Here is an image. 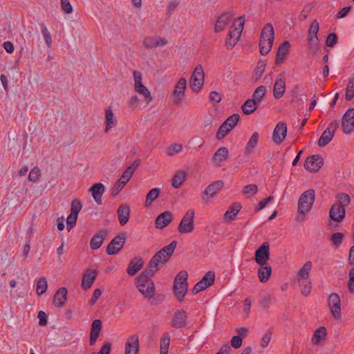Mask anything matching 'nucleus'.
<instances>
[{
  "label": "nucleus",
  "mask_w": 354,
  "mask_h": 354,
  "mask_svg": "<svg viewBox=\"0 0 354 354\" xmlns=\"http://www.w3.org/2000/svg\"><path fill=\"white\" fill-rule=\"evenodd\" d=\"M319 30V25L318 21L316 19H314L309 27L308 31V37H317V33Z\"/></svg>",
  "instance_id": "57"
},
{
  "label": "nucleus",
  "mask_w": 354,
  "mask_h": 354,
  "mask_svg": "<svg viewBox=\"0 0 354 354\" xmlns=\"http://www.w3.org/2000/svg\"><path fill=\"white\" fill-rule=\"evenodd\" d=\"M82 205L80 200L75 199L71 203V213L78 216L79 212L82 209Z\"/></svg>",
  "instance_id": "59"
},
{
  "label": "nucleus",
  "mask_w": 354,
  "mask_h": 354,
  "mask_svg": "<svg viewBox=\"0 0 354 354\" xmlns=\"http://www.w3.org/2000/svg\"><path fill=\"white\" fill-rule=\"evenodd\" d=\"M286 90V80L284 78H277L273 88V96L275 99L281 98Z\"/></svg>",
  "instance_id": "34"
},
{
  "label": "nucleus",
  "mask_w": 354,
  "mask_h": 354,
  "mask_svg": "<svg viewBox=\"0 0 354 354\" xmlns=\"http://www.w3.org/2000/svg\"><path fill=\"white\" fill-rule=\"evenodd\" d=\"M48 288V282L46 277H40L37 281L36 284V292L37 294L40 296L43 294H44L47 290Z\"/></svg>",
  "instance_id": "47"
},
{
  "label": "nucleus",
  "mask_w": 354,
  "mask_h": 354,
  "mask_svg": "<svg viewBox=\"0 0 354 354\" xmlns=\"http://www.w3.org/2000/svg\"><path fill=\"white\" fill-rule=\"evenodd\" d=\"M149 270L144 271L136 279V287L140 292L146 298L151 299L155 293V286L150 278Z\"/></svg>",
  "instance_id": "4"
},
{
  "label": "nucleus",
  "mask_w": 354,
  "mask_h": 354,
  "mask_svg": "<svg viewBox=\"0 0 354 354\" xmlns=\"http://www.w3.org/2000/svg\"><path fill=\"white\" fill-rule=\"evenodd\" d=\"M348 289L350 292L354 293V267L348 272Z\"/></svg>",
  "instance_id": "61"
},
{
  "label": "nucleus",
  "mask_w": 354,
  "mask_h": 354,
  "mask_svg": "<svg viewBox=\"0 0 354 354\" xmlns=\"http://www.w3.org/2000/svg\"><path fill=\"white\" fill-rule=\"evenodd\" d=\"M337 42V36L335 33H330L326 38V45L328 47H333Z\"/></svg>",
  "instance_id": "64"
},
{
  "label": "nucleus",
  "mask_w": 354,
  "mask_h": 354,
  "mask_svg": "<svg viewBox=\"0 0 354 354\" xmlns=\"http://www.w3.org/2000/svg\"><path fill=\"white\" fill-rule=\"evenodd\" d=\"M287 134V125L284 122H279L275 127L273 134L272 140L275 143L279 144L282 142Z\"/></svg>",
  "instance_id": "20"
},
{
  "label": "nucleus",
  "mask_w": 354,
  "mask_h": 354,
  "mask_svg": "<svg viewBox=\"0 0 354 354\" xmlns=\"http://www.w3.org/2000/svg\"><path fill=\"white\" fill-rule=\"evenodd\" d=\"M327 335V330L326 327L321 326L318 328L311 337V342L315 345H318L320 342L325 339Z\"/></svg>",
  "instance_id": "36"
},
{
  "label": "nucleus",
  "mask_w": 354,
  "mask_h": 354,
  "mask_svg": "<svg viewBox=\"0 0 354 354\" xmlns=\"http://www.w3.org/2000/svg\"><path fill=\"white\" fill-rule=\"evenodd\" d=\"M259 133L254 132L252 133L245 147V151L247 153H250L256 147L259 141Z\"/></svg>",
  "instance_id": "46"
},
{
  "label": "nucleus",
  "mask_w": 354,
  "mask_h": 354,
  "mask_svg": "<svg viewBox=\"0 0 354 354\" xmlns=\"http://www.w3.org/2000/svg\"><path fill=\"white\" fill-rule=\"evenodd\" d=\"M338 127L339 122L337 121H333L330 122L319 138L318 140V145L319 147H324L327 145L333 139L335 132Z\"/></svg>",
  "instance_id": "12"
},
{
  "label": "nucleus",
  "mask_w": 354,
  "mask_h": 354,
  "mask_svg": "<svg viewBox=\"0 0 354 354\" xmlns=\"http://www.w3.org/2000/svg\"><path fill=\"white\" fill-rule=\"evenodd\" d=\"M290 47V43L287 41L283 42L279 47L275 62L279 64L283 62L285 57L286 56Z\"/></svg>",
  "instance_id": "37"
},
{
  "label": "nucleus",
  "mask_w": 354,
  "mask_h": 354,
  "mask_svg": "<svg viewBox=\"0 0 354 354\" xmlns=\"http://www.w3.org/2000/svg\"><path fill=\"white\" fill-rule=\"evenodd\" d=\"M265 69L266 64L263 62H259L254 71L252 79L254 81H257L258 80H259L261 77L262 75L263 74Z\"/></svg>",
  "instance_id": "51"
},
{
  "label": "nucleus",
  "mask_w": 354,
  "mask_h": 354,
  "mask_svg": "<svg viewBox=\"0 0 354 354\" xmlns=\"http://www.w3.org/2000/svg\"><path fill=\"white\" fill-rule=\"evenodd\" d=\"M240 116L239 114H233L230 116L219 127L216 133L218 140L223 139L237 124Z\"/></svg>",
  "instance_id": "8"
},
{
  "label": "nucleus",
  "mask_w": 354,
  "mask_h": 354,
  "mask_svg": "<svg viewBox=\"0 0 354 354\" xmlns=\"http://www.w3.org/2000/svg\"><path fill=\"white\" fill-rule=\"evenodd\" d=\"M134 91L144 97L147 104H149L152 101L153 98L150 91L143 84L135 86Z\"/></svg>",
  "instance_id": "40"
},
{
  "label": "nucleus",
  "mask_w": 354,
  "mask_h": 354,
  "mask_svg": "<svg viewBox=\"0 0 354 354\" xmlns=\"http://www.w3.org/2000/svg\"><path fill=\"white\" fill-rule=\"evenodd\" d=\"M194 215L195 212L192 209H189L186 212L178 227V230L180 234H189L194 231Z\"/></svg>",
  "instance_id": "7"
},
{
  "label": "nucleus",
  "mask_w": 354,
  "mask_h": 354,
  "mask_svg": "<svg viewBox=\"0 0 354 354\" xmlns=\"http://www.w3.org/2000/svg\"><path fill=\"white\" fill-rule=\"evenodd\" d=\"M192 90L199 92L204 84V72L201 65H198L194 71L189 81Z\"/></svg>",
  "instance_id": "9"
},
{
  "label": "nucleus",
  "mask_w": 354,
  "mask_h": 354,
  "mask_svg": "<svg viewBox=\"0 0 354 354\" xmlns=\"http://www.w3.org/2000/svg\"><path fill=\"white\" fill-rule=\"evenodd\" d=\"M344 234L341 232L333 233L330 236V241L335 248H338L342 243Z\"/></svg>",
  "instance_id": "58"
},
{
  "label": "nucleus",
  "mask_w": 354,
  "mask_h": 354,
  "mask_svg": "<svg viewBox=\"0 0 354 354\" xmlns=\"http://www.w3.org/2000/svg\"><path fill=\"white\" fill-rule=\"evenodd\" d=\"M337 198L338 201L333 204L329 210V217L332 221L339 223L345 218V206L350 204L351 197L346 193H339Z\"/></svg>",
  "instance_id": "2"
},
{
  "label": "nucleus",
  "mask_w": 354,
  "mask_h": 354,
  "mask_svg": "<svg viewBox=\"0 0 354 354\" xmlns=\"http://www.w3.org/2000/svg\"><path fill=\"white\" fill-rule=\"evenodd\" d=\"M173 219V214L169 211H165L159 214L155 221V226L158 229H163L167 227Z\"/></svg>",
  "instance_id": "23"
},
{
  "label": "nucleus",
  "mask_w": 354,
  "mask_h": 354,
  "mask_svg": "<svg viewBox=\"0 0 354 354\" xmlns=\"http://www.w3.org/2000/svg\"><path fill=\"white\" fill-rule=\"evenodd\" d=\"M234 14L230 12H225L222 13L217 19L214 26L216 32H220L225 30V27L232 20Z\"/></svg>",
  "instance_id": "21"
},
{
  "label": "nucleus",
  "mask_w": 354,
  "mask_h": 354,
  "mask_svg": "<svg viewBox=\"0 0 354 354\" xmlns=\"http://www.w3.org/2000/svg\"><path fill=\"white\" fill-rule=\"evenodd\" d=\"M258 192V187L257 185L250 184L245 186L243 189V193L247 197H251L255 195Z\"/></svg>",
  "instance_id": "54"
},
{
  "label": "nucleus",
  "mask_w": 354,
  "mask_h": 354,
  "mask_svg": "<svg viewBox=\"0 0 354 354\" xmlns=\"http://www.w3.org/2000/svg\"><path fill=\"white\" fill-rule=\"evenodd\" d=\"M40 28L41 33L45 39V41L48 47L52 44V37L50 32L47 29L46 25L44 23L40 24Z\"/></svg>",
  "instance_id": "56"
},
{
  "label": "nucleus",
  "mask_w": 354,
  "mask_h": 354,
  "mask_svg": "<svg viewBox=\"0 0 354 354\" xmlns=\"http://www.w3.org/2000/svg\"><path fill=\"white\" fill-rule=\"evenodd\" d=\"M41 176L40 169L37 167L32 169L28 175V180L31 182H36Z\"/></svg>",
  "instance_id": "60"
},
{
  "label": "nucleus",
  "mask_w": 354,
  "mask_h": 354,
  "mask_svg": "<svg viewBox=\"0 0 354 354\" xmlns=\"http://www.w3.org/2000/svg\"><path fill=\"white\" fill-rule=\"evenodd\" d=\"M183 145L179 143H174L170 145L167 149L166 153L169 156H173L183 151Z\"/></svg>",
  "instance_id": "50"
},
{
  "label": "nucleus",
  "mask_w": 354,
  "mask_h": 354,
  "mask_svg": "<svg viewBox=\"0 0 354 354\" xmlns=\"http://www.w3.org/2000/svg\"><path fill=\"white\" fill-rule=\"evenodd\" d=\"M315 199V191L312 189H308L300 196L298 200V221L304 220L305 215L312 209Z\"/></svg>",
  "instance_id": "3"
},
{
  "label": "nucleus",
  "mask_w": 354,
  "mask_h": 354,
  "mask_svg": "<svg viewBox=\"0 0 354 354\" xmlns=\"http://www.w3.org/2000/svg\"><path fill=\"white\" fill-rule=\"evenodd\" d=\"M313 268V263L310 261H306L304 266L299 269L296 277V279L298 282L309 281L310 279V272Z\"/></svg>",
  "instance_id": "24"
},
{
  "label": "nucleus",
  "mask_w": 354,
  "mask_h": 354,
  "mask_svg": "<svg viewBox=\"0 0 354 354\" xmlns=\"http://www.w3.org/2000/svg\"><path fill=\"white\" fill-rule=\"evenodd\" d=\"M102 329V322L100 319H95L91 324L90 333V344L94 345L98 338Z\"/></svg>",
  "instance_id": "35"
},
{
  "label": "nucleus",
  "mask_w": 354,
  "mask_h": 354,
  "mask_svg": "<svg viewBox=\"0 0 354 354\" xmlns=\"http://www.w3.org/2000/svg\"><path fill=\"white\" fill-rule=\"evenodd\" d=\"M144 260L139 257H134L129 262L127 272L130 276H134L144 266Z\"/></svg>",
  "instance_id": "25"
},
{
  "label": "nucleus",
  "mask_w": 354,
  "mask_h": 354,
  "mask_svg": "<svg viewBox=\"0 0 354 354\" xmlns=\"http://www.w3.org/2000/svg\"><path fill=\"white\" fill-rule=\"evenodd\" d=\"M244 23V16L239 17L236 19H235L234 24L229 30L228 35L236 42L239 39L241 34L243 31Z\"/></svg>",
  "instance_id": "19"
},
{
  "label": "nucleus",
  "mask_w": 354,
  "mask_h": 354,
  "mask_svg": "<svg viewBox=\"0 0 354 354\" xmlns=\"http://www.w3.org/2000/svg\"><path fill=\"white\" fill-rule=\"evenodd\" d=\"M299 286H301V293L305 296L307 297L310 295L311 290H312V286H311V281L310 280L306 281V282L304 281H299L298 282Z\"/></svg>",
  "instance_id": "55"
},
{
  "label": "nucleus",
  "mask_w": 354,
  "mask_h": 354,
  "mask_svg": "<svg viewBox=\"0 0 354 354\" xmlns=\"http://www.w3.org/2000/svg\"><path fill=\"white\" fill-rule=\"evenodd\" d=\"M270 259V245L268 242H263L256 250L254 260L259 266L268 263Z\"/></svg>",
  "instance_id": "14"
},
{
  "label": "nucleus",
  "mask_w": 354,
  "mask_h": 354,
  "mask_svg": "<svg viewBox=\"0 0 354 354\" xmlns=\"http://www.w3.org/2000/svg\"><path fill=\"white\" fill-rule=\"evenodd\" d=\"M126 239L127 234L125 232H121L115 236L107 245V254L113 255L119 253L124 247Z\"/></svg>",
  "instance_id": "10"
},
{
  "label": "nucleus",
  "mask_w": 354,
  "mask_h": 354,
  "mask_svg": "<svg viewBox=\"0 0 354 354\" xmlns=\"http://www.w3.org/2000/svg\"><path fill=\"white\" fill-rule=\"evenodd\" d=\"M90 191L97 205H102V196L105 192L104 185L100 183H95L90 188Z\"/></svg>",
  "instance_id": "28"
},
{
  "label": "nucleus",
  "mask_w": 354,
  "mask_h": 354,
  "mask_svg": "<svg viewBox=\"0 0 354 354\" xmlns=\"http://www.w3.org/2000/svg\"><path fill=\"white\" fill-rule=\"evenodd\" d=\"M229 157V151L225 147H220L213 156V162L217 166H221V164Z\"/></svg>",
  "instance_id": "30"
},
{
  "label": "nucleus",
  "mask_w": 354,
  "mask_h": 354,
  "mask_svg": "<svg viewBox=\"0 0 354 354\" xmlns=\"http://www.w3.org/2000/svg\"><path fill=\"white\" fill-rule=\"evenodd\" d=\"M271 274L272 268L268 263L259 266L257 270V274L259 279L261 283L267 282L270 279Z\"/></svg>",
  "instance_id": "33"
},
{
  "label": "nucleus",
  "mask_w": 354,
  "mask_h": 354,
  "mask_svg": "<svg viewBox=\"0 0 354 354\" xmlns=\"http://www.w3.org/2000/svg\"><path fill=\"white\" fill-rule=\"evenodd\" d=\"M188 274L187 271L182 270L176 275L173 286V290L176 297L179 301H182L188 291L187 283Z\"/></svg>",
  "instance_id": "6"
},
{
  "label": "nucleus",
  "mask_w": 354,
  "mask_h": 354,
  "mask_svg": "<svg viewBox=\"0 0 354 354\" xmlns=\"http://www.w3.org/2000/svg\"><path fill=\"white\" fill-rule=\"evenodd\" d=\"M119 223L121 225H124L129 219L130 207L127 204H122L117 211Z\"/></svg>",
  "instance_id": "29"
},
{
  "label": "nucleus",
  "mask_w": 354,
  "mask_h": 354,
  "mask_svg": "<svg viewBox=\"0 0 354 354\" xmlns=\"http://www.w3.org/2000/svg\"><path fill=\"white\" fill-rule=\"evenodd\" d=\"M67 293L68 291L66 288H60L54 295V305L58 308L62 307L66 301Z\"/></svg>",
  "instance_id": "32"
},
{
  "label": "nucleus",
  "mask_w": 354,
  "mask_h": 354,
  "mask_svg": "<svg viewBox=\"0 0 354 354\" xmlns=\"http://www.w3.org/2000/svg\"><path fill=\"white\" fill-rule=\"evenodd\" d=\"M308 42L309 45V50L313 53H315L318 50L319 46L318 37H308Z\"/></svg>",
  "instance_id": "52"
},
{
  "label": "nucleus",
  "mask_w": 354,
  "mask_h": 354,
  "mask_svg": "<svg viewBox=\"0 0 354 354\" xmlns=\"http://www.w3.org/2000/svg\"><path fill=\"white\" fill-rule=\"evenodd\" d=\"M140 343L139 337L137 334L129 335L125 342L124 354H139Z\"/></svg>",
  "instance_id": "16"
},
{
  "label": "nucleus",
  "mask_w": 354,
  "mask_h": 354,
  "mask_svg": "<svg viewBox=\"0 0 354 354\" xmlns=\"http://www.w3.org/2000/svg\"><path fill=\"white\" fill-rule=\"evenodd\" d=\"M140 160H136L130 166H129L123 172L122 177L120 178L122 180L126 181L127 183L131 179L133 174H134L136 169L140 165Z\"/></svg>",
  "instance_id": "38"
},
{
  "label": "nucleus",
  "mask_w": 354,
  "mask_h": 354,
  "mask_svg": "<svg viewBox=\"0 0 354 354\" xmlns=\"http://www.w3.org/2000/svg\"><path fill=\"white\" fill-rule=\"evenodd\" d=\"M209 100L212 103L218 104L222 100V95L220 93L216 91H212L209 95Z\"/></svg>",
  "instance_id": "63"
},
{
  "label": "nucleus",
  "mask_w": 354,
  "mask_h": 354,
  "mask_svg": "<svg viewBox=\"0 0 354 354\" xmlns=\"http://www.w3.org/2000/svg\"><path fill=\"white\" fill-rule=\"evenodd\" d=\"M344 133L348 134L354 130V109H349L344 113L342 120Z\"/></svg>",
  "instance_id": "18"
},
{
  "label": "nucleus",
  "mask_w": 354,
  "mask_h": 354,
  "mask_svg": "<svg viewBox=\"0 0 354 354\" xmlns=\"http://www.w3.org/2000/svg\"><path fill=\"white\" fill-rule=\"evenodd\" d=\"M187 88V80L184 77L179 79L176 84L175 85L173 96V103L175 105H179L181 104L183 99L185 95V90Z\"/></svg>",
  "instance_id": "13"
},
{
  "label": "nucleus",
  "mask_w": 354,
  "mask_h": 354,
  "mask_svg": "<svg viewBox=\"0 0 354 354\" xmlns=\"http://www.w3.org/2000/svg\"><path fill=\"white\" fill-rule=\"evenodd\" d=\"M187 314L185 310H176L171 321V326L175 328H184L187 325Z\"/></svg>",
  "instance_id": "22"
},
{
  "label": "nucleus",
  "mask_w": 354,
  "mask_h": 354,
  "mask_svg": "<svg viewBox=\"0 0 354 354\" xmlns=\"http://www.w3.org/2000/svg\"><path fill=\"white\" fill-rule=\"evenodd\" d=\"M274 32L272 25L267 24L263 28L259 40V51L262 55H267L273 45Z\"/></svg>",
  "instance_id": "5"
},
{
  "label": "nucleus",
  "mask_w": 354,
  "mask_h": 354,
  "mask_svg": "<svg viewBox=\"0 0 354 354\" xmlns=\"http://www.w3.org/2000/svg\"><path fill=\"white\" fill-rule=\"evenodd\" d=\"M241 208V205L239 203H234L232 204L224 214L225 220L231 221L236 216Z\"/></svg>",
  "instance_id": "43"
},
{
  "label": "nucleus",
  "mask_w": 354,
  "mask_h": 354,
  "mask_svg": "<svg viewBox=\"0 0 354 354\" xmlns=\"http://www.w3.org/2000/svg\"><path fill=\"white\" fill-rule=\"evenodd\" d=\"M186 178V172L178 171L172 178L171 185L175 188H179L184 183Z\"/></svg>",
  "instance_id": "44"
},
{
  "label": "nucleus",
  "mask_w": 354,
  "mask_h": 354,
  "mask_svg": "<svg viewBox=\"0 0 354 354\" xmlns=\"http://www.w3.org/2000/svg\"><path fill=\"white\" fill-rule=\"evenodd\" d=\"M272 336V330L269 329L262 337L261 342V346L262 348L266 347L269 342H270Z\"/></svg>",
  "instance_id": "62"
},
{
  "label": "nucleus",
  "mask_w": 354,
  "mask_h": 354,
  "mask_svg": "<svg viewBox=\"0 0 354 354\" xmlns=\"http://www.w3.org/2000/svg\"><path fill=\"white\" fill-rule=\"evenodd\" d=\"M215 280V273L213 271H208L205 273L201 280H200L192 289V293L196 294L209 286H212Z\"/></svg>",
  "instance_id": "15"
},
{
  "label": "nucleus",
  "mask_w": 354,
  "mask_h": 354,
  "mask_svg": "<svg viewBox=\"0 0 354 354\" xmlns=\"http://www.w3.org/2000/svg\"><path fill=\"white\" fill-rule=\"evenodd\" d=\"M354 97V74H352L348 80L346 91V99L351 100Z\"/></svg>",
  "instance_id": "49"
},
{
  "label": "nucleus",
  "mask_w": 354,
  "mask_h": 354,
  "mask_svg": "<svg viewBox=\"0 0 354 354\" xmlns=\"http://www.w3.org/2000/svg\"><path fill=\"white\" fill-rule=\"evenodd\" d=\"M126 184H127V180L124 181V180H122L121 178H120L113 185V187L111 189V195L112 196H115L116 195H118L121 192V190L124 188V187L125 186Z\"/></svg>",
  "instance_id": "53"
},
{
  "label": "nucleus",
  "mask_w": 354,
  "mask_h": 354,
  "mask_svg": "<svg viewBox=\"0 0 354 354\" xmlns=\"http://www.w3.org/2000/svg\"><path fill=\"white\" fill-rule=\"evenodd\" d=\"M259 104L252 99L247 100L242 105V111L245 115H250L258 108Z\"/></svg>",
  "instance_id": "41"
},
{
  "label": "nucleus",
  "mask_w": 354,
  "mask_h": 354,
  "mask_svg": "<svg viewBox=\"0 0 354 354\" xmlns=\"http://www.w3.org/2000/svg\"><path fill=\"white\" fill-rule=\"evenodd\" d=\"M224 183L222 180H216L209 185L203 194L209 197L214 198L217 193L222 189Z\"/></svg>",
  "instance_id": "31"
},
{
  "label": "nucleus",
  "mask_w": 354,
  "mask_h": 354,
  "mask_svg": "<svg viewBox=\"0 0 354 354\" xmlns=\"http://www.w3.org/2000/svg\"><path fill=\"white\" fill-rule=\"evenodd\" d=\"M160 192L159 188H153L151 189L146 196L145 200V206H149L151 204V203L158 198Z\"/></svg>",
  "instance_id": "48"
},
{
  "label": "nucleus",
  "mask_w": 354,
  "mask_h": 354,
  "mask_svg": "<svg viewBox=\"0 0 354 354\" xmlns=\"http://www.w3.org/2000/svg\"><path fill=\"white\" fill-rule=\"evenodd\" d=\"M170 345V335L169 333H164L160 341V354H167Z\"/></svg>",
  "instance_id": "42"
},
{
  "label": "nucleus",
  "mask_w": 354,
  "mask_h": 354,
  "mask_svg": "<svg viewBox=\"0 0 354 354\" xmlns=\"http://www.w3.org/2000/svg\"><path fill=\"white\" fill-rule=\"evenodd\" d=\"M97 274V271L95 270H86L83 275V278H82V288L84 290H87V289L90 288L91 287L93 283L95 280Z\"/></svg>",
  "instance_id": "27"
},
{
  "label": "nucleus",
  "mask_w": 354,
  "mask_h": 354,
  "mask_svg": "<svg viewBox=\"0 0 354 354\" xmlns=\"http://www.w3.org/2000/svg\"><path fill=\"white\" fill-rule=\"evenodd\" d=\"M266 87L265 86H259L255 89L252 95V100H255L256 102L259 105L266 96Z\"/></svg>",
  "instance_id": "45"
},
{
  "label": "nucleus",
  "mask_w": 354,
  "mask_h": 354,
  "mask_svg": "<svg viewBox=\"0 0 354 354\" xmlns=\"http://www.w3.org/2000/svg\"><path fill=\"white\" fill-rule=\"evenodd\" d=\"M324 164L323 158L319 155H313L306 160L304 167L311 172H317Z\"/></svg>",
  "instance_id": "17"
},
{
  "label": "nucleus",
  "mask_w": 354,
  "mask_h": 354,
  "mask_svg": "<svg viewBox=\"0 0 354 354\" xmlns=\"http://www.w3.org/2000/svg\"><path fill=\"white\" fill-rule=\"evenodd\" d=\"M176 244V241H173L152 257L147 265L149 274H151V276H153L169 259L174 252Z\"/></svg>",
  "instance_id": "1"
},
{
  "label": "nucleus",
  "mask_w": 354,
  "mask_h": 354,
  "mask_svg": "<svg viewBox=\"0 0 354 354\" xmlns=\"http://www.w3.org/2000/svg\"><path fill=\"white\" fill-rule=\"evenodd\" d=\"M106 233L104 231H100L95 234L91 239L90 247L92 250H97L102 245L105 239Z\"/></svg>",
  "instance_id": "39"
},
{
  "label": "nucleus",
  "mask_w": 354,
  "mask_h": 354,
  "mask_svg": "<svg viewBox=\"0 0 354 354\" xmlns=\"http://www.w3.org/2000/svg\"><path fill=\"white\" fill-rule=\"evenodd\" d=\"M105 129L104 132L108 133L117 124V120L115 118L113 109L111 106L105 109Z\"/></svg>",
  "instance_id": "26"
},
{
  "label": "nucleus",
  "mask_w": 354,
  "mask_h": 354,
  "mask_svg": "<svg viewBox=\"0 0 354 354\" xmlns=\"http://www.w3.org/2000/svg\"><path fill=\"white\" fill-rule=\"evenodd\" d=\"M328 305L330 312L334 319L339 320L342 318L341 300L337 293H331L328 297Z\"/></svg>",
  "instance_id": "11"
}]
</instances>
